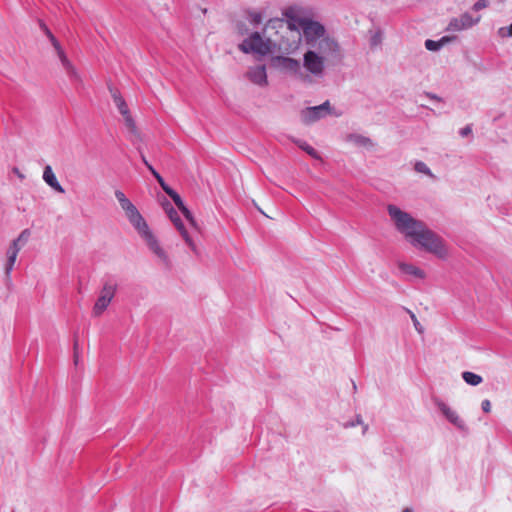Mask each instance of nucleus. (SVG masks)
Here are the masks:
<instances>
[{"instance_id": "nucleus-1", "label": "nucleus", "mask_w": 512, "mask_h": 512, "mask_svg": "<svg viewBox=\"0 0 512 512\" xmlns=\"http://www.w3.org/2000/svg\"><path fill=\"white\" fill-rule=\"evenodd\" d=\"M286 21L272 20L267 29H281V37L276 46L279 50L292 54L296 52L302 41L307 46L303 55V67L314 77L324 75L326 66L341 58V49L338 42L332 37L320 22L305 17L298 7H289L285 10Z\"/></svg>"}, {"instance_id": "nucleus-2", "label": "nucleus", "mask_w": 512, "mask_h": 512, "mask_svg": "<svg viewBox=\"0 0 512 512\" xmlns=\"http://www.w3.org/2000/svg\"><path fill=\"white\" fill-rule=\"evenodd\" d=\"M387 213L395 230L413 247L431 253L440 259H445L448 256L445 241L422 220L394 204L387 205Z\"/></svg>"}, {"instance_id": "nucleus-3", "label": "nucleus", "mask_w": 512, "mask_h": 512, "mask_svg": "<svg viewBox=\"0 0 512 512\" xmlns=\"http://www.w3.org/2000/svg\"><path fill=\"white\" fill-rule=\"evenodd\" d=\"M275 47V41L270 38H263L258 32L251 34L239 45V49L242 52L254 53L261 56L271 53Z\"/></svg>"}, {"instance_id": "nucleus-4", "label": "nucleus", "mask_w": 512, "mask_h": 512, "mask_svg": "<svg viewBox=\"0 0 512 512\" xmlns=\"http://www.w3.org/2000/svg\"><path fill=\"white\" fill-rule=\"evenodd\" d=\"M138 234L143 239L150 252L156 257L158 264L165 268H170L171 260L167 251L162 247L149 227L147 226L146 229H143Z\"/></svg>"}, {"instance_id": "nucleus-5", "label": "nucleus", "mask_w": 512, "mask_h": 512, "mask_svg": "<svg viewBox=\"0 0 512 512\" xmlns=\"http://www.w3.org/2000/svg\"><path fill=\"white\" fill-rule=\"evenodd\" d=\"M117 288V284L111 281L103 284L92 308L93 317L98 318L107 310L117 293Z\"/></svg>"}, {"instance_id": "nucleus-6", "label": "nucleus", "mask_w": 512, "mask_h": 512, "mask_svg": "<svg viewBox=\"0 0 512 512\" xmlns=\"http://www.w3.org/2000/svg\"><path fill=\"white\" fill-rule=\"evenodd\" d=\"M273 65L279 70L290 74L296 79L306 81L309 79V75L303 70L300 61L284 56H277L273 58Z\"/></svg>"}, {"instance_id": "nucleus-7", "label": "nucleus", "mask_w": 512, "mask_h": 512, "mask_svg": "<svg viewBox=\"0 0 512 512\" xmlns=\"http://www.w3.org/2000/svg\"><path fill=\"white\" fill-rule=\"evenodd\" d=\"M109 91L111 93L112 99L117 109L124 118L126 128L136 139H140V133L137 129L133 117L130 114V110L128 108L126 101L117 89L109 87Z\"/></svg>"}, {"instance_id": "nucleus-8", "label": "nucleus", "mask_w": 512, "mask_h": 512, "mask_svg": "<svg viewBox=\"0 0 512 512\" xmlns=\"http://www.w3.org/2000/svg\"><path fill=\"white\" fill-rule=\"evenodd\" d=\"M163 208L168 215L169 219L173 222L174 226L184 239L185 243L188 245V247L191 249V251L194 254H198V248L193 239L190 237L188 231L186 230L183 222L180 219V216L178 212L173 208V206L170 204V202L166 201L163 203Z\"/></svg>"}, {"instance_id": "nucleus-9", "label": "nucleus", "mask_w": 512, "mask_h": 512, "mask_svg": "<svg viewBox=\"0 0 512 512\" xmlns=\"http://www.w3.org/2000/svg\"><path fill=\"white\" fill-rule=\"evenodd\" d=\"M30 236H31L30 230L24 229L19 234V236L15 240L12 241L9 248L7 249V253H6L7 254V262L5 265V273L7 275H9L10 272L12 271L19 251L26 245Z\"/></svg>"}, {"instance_id": "nucleus-10", "label": "nucleus", "mask_w": 512, "mask_h": 512, "mask_svg": "<svg viewBox=\"0 0 512 512\" xmlns=\"http://www.w3.org/2000/svg\"><path fill=\"white\" fill-rule=\"evenodd\" d=\"M435 406L442 416L456 429L461 432H468V426L465 420L460 416L456 409L440 399L435 400Z\"/></svg>"}, {"instance_id": "nucleus-11", "label": "nucleus", "mask_w": 512, "mask_h": 512, "mask_svg": "<svg viewBox=\"0 0 512 512\" xmlns=\"http://www.w3.org/2000/svg\"><path fill=\"white\" fill-rule=\"evenodd\" d=\"M45 31H46V34L49 37L52 45L54 46V48L56 50L57 56L62 64L63 69L66 71L69 78L73 81L80 82L81 77H80L78 71L73 66V64L70 62V60L67 58L65 52L61 48L57 39L51 34V32L47 28H45Z\"/></svg>"}, {"instance_id": "nucleus-12", "label": "nucleus", "mask_w": 512, "mask_h": 512, "mask_svg": "<svg viewBox=\"0 0 512 512\" xmlns=\"http://www.w3.org/2000/svg\"><path fill=\"white\" fill-rule=\"evenodd\" d=\"M330 114H332V107L329 101H325L321 105L307 107L302 110L300 113V118L303 123L312 124Z\"/></svg>"}, {"instance_id": "nucleus-13", "label": "nucleus", "mask_w": 512, "mask_h": 512, "mask_svg": "<svg viewBox=\"0 0 512 512\" xmlns=\"http://www.w3.org/2000/svg\"><path fill=\"white\" fill-rule=\"evenodd\" d=\"M480 21V16L473 18L469 13L452 18L447 26L448 31L459 32L469 29Z\"/></svg>"}, {"instance_id": "nucleus-14", "label": "nucleus", "mask_w": 512, "mask_h": 512, "mask_svg": "<svg viewBox=\"0 0 512 512\" xmlns=\"http://www.w3.org/2000/svg\"><path fill=\"white\" fill-rule=\"evenodd\" d=\"M247 78L255 85L265 87L268 85V78L265 65L250 67L246 73Z\"/></svg>"}, {"instance_id": "nucleus-15", "label": "nucleus", "mask_w": 512, "mask_h": 512, "mask_svg": "<svg viewBox=\"0 0 512 512\" xmlns=\"http://www.w3.org/2000/svg\"><path fill=\"white\" fill-rule=\"evenodd\" d=\"M346 141L356 147L364 148L366 150H373L375 147L374 141L362 134L351 133L346 136Z\"/></svg>"}, {"instance_id": "nucleus-16", "label": "nucleus", "mask_w": 512, "mask_h": 512, "mask_svg": "<svg viewBox=\"0 0 512 512\" xmlns=\"http://www.w3.org/2000/svg\"><path fill=\"white\" fill-rule=\"evenodd\" d=\"M125 216L138 233L148 226L135 205L125 212Z\"/></svg>"}, {"instance_id": "nucleus-17", "label": "nucleus", "mask_w": 512, "mask_h": 512, "mask_svg": "<svg viewBox=\"0 0 512 512\" xmlns=\"http://www.w3.org/2000/svg\"><path fill=\"white\" fill-rule=\"evenodd\" d=\"M44 182L52 188L54 191L58 193H65L64 188L61 186V184L58 182L55 173L53 172V169L50 165H46L43 170V176H42Z\"/></svg>"}, {"instance_id": "nucleus-18", "label": "nucleus", "mask_w": 512, "mask_h": 512, "mask_svg": "<svg viewBox=\"0 0 512 512\" xmlns=\"http://www.w3.org/2000/svg\"><path fill=\"white\" fill-rule=\"evenodd\" d=\"M398 268L402 273L414 276L416 278L424 279L426 276L425 272L422 269L416 267L413 264L399 262Z\"/></svg>"}, {"instance_id": "nucleus-19", "label": "nucleus", "mask_w": 512, "mask_h": 512, "mask_svg": "<svg viewBox=\"0 0 512 512\" xmlns=\"http://www.w3.org/2000/svg\"><path fill=\"white\" fill-rule=\"evenodd\" d=\"M450 41V38L447 37V36H444L442 37L440 40L438 41H434V40H426L425 41V48L429 51H438L440 50L446 43H448Z\"/></svg>"}, {"instance_id": "nucleus-20", "label": "nucleus", "mask_w": 512, "mask_h": 512, "mask_svg": "<svg viewBox=\"0 0 512 512\" xmlns=\"http://www.w3.org/2000/svg\"><path fill=\"white\" fill-rule=\"evenodd\" d=\"M462 378L463 380L471 385V386H477L479 385L481 382H482V377L478 374H475L473 372H469V371H466V372H463L462 373Z\"/></svg>"}, {"instance_id": "nucleus-21", "label": "nucleus", "mask_w": 512, "mask_h": 512, "mask_svg": "<svg viewBox=\"0 0 512 512\" xmlns=\"http://www.w3.org/2000/svg\"><path fill=\"white\" fill-rule=\"evenodd\" d=\"M294 143L300 148L302 149L303 151H305L307 154H309L311 157L315 158V159H319L320 156L318 154V152L312 147L310 146L307 142L305 141H302V140H294Z\"/></svg>"}, {"instance_id": "nucleus-22", "label": "nucleus", "mask_w": 512, "mask_h": 512, "mask_svg": "<svg viewBox=\"0 0 512 512\" xmlns=\"http://www.w3.org/2000/svg\"><path fill=\"white\" fill-rule=\"evenodd\" d=\"M414 169L418 173H423L431 178H434V175L430 168L422 161H417L414 165Z\"/></svg>"}, {"instance_id": "nucleus-23", "label": "nucleus", "mask_w": 512, "mask_h": 512, "mask_svg": "<svg viewBox=\"0 0 512 512\" xmlns=\"http://www.w3.org/2000/svg\"><path fill=\"white\" fill-rule=\"evenodd\" d=\"M356 425H362V428H363L362 433L363 434H365L366 431L368 430V425L363 423L362 417L360 415H357L355 420L349 421V422L345 423L343 426H344V428H350V427H354Z\"/></svg>"}, {"instance_id": "nucleus-24", "label": "nucleus", "mask_w": 512, "mask_h": 512, "mask_svg": "<svg viewBox=\"0 0 512 512\" xmlns=\"http://www.w3.org/2000/svg\"><path fill=\"white\" fill-rule=\"evenodd\" d=\"M149 171L152 173V175L156 178L157 182L160 184L161 188L164 191H167L170 187L165 183L162 176L153 168V166H149Z\"/></svg>"}, {"instance_id": "nucleus-25", "label": "nucleus", "mask_w": 512, "mask_h": 512, "mask_svg": "<svg viewBox=\"0 0 512 512\" xmlns=\"http://www.w3.org/2000/svg\"><path fill=\"white\" fill-rule=\"evenodd\" d=\"M115 197L118 200L120 206H122V205H124V203H127L128 201H130L121 190L115 191Z\"/></svg>"}, {"instance_id": "nucleus-26", "label": "nucleus", "mask_w": 512, "mask_h": 512, "mask_svg": "<svg viewBox=\"0 0 512 512\" xmlns=\"http://www.w3.org/2000/svg\"><path fill=\"white\" fill-rule=\"evenodd\" d=\"M115 197L118 200L120 206H122V205H124V203H127L128 201H130L121 190L115 191Z\"/></svg>"}, {"instance_id": "nucleus-27", "label": "nucleus", "mask_w": 512, "mask_h": 512, "mask_svg": "<svg viewBox=\"0 0 512 512\" xmlns=\"http://www.w3.org/2000/svg\"><path fill=\"white\" fill-rule=\"evenodd\" d=\"M182 214L188 220V222L190 223L191 226H193L194 228H197L196 220L193 217L192 213L189 211V209H185V211L182 212Z\"/></svg>"}, {"instance_id": "nucleus-28", "label": "nucleus", "mask_w": 512, "mask_h": 512, "mask_svg": "<svg viewBox=\"0 0 512 512\" xmlns=\"http://www.w3.org/2000/svg\"><path fill=\"white\" fill-rule=\"evenodd\" d=\"M489 5V0H478L474 5H473V10L474 11H480L484 8H486L487 6Z\"/></svg>"}, {"instance_id": "nucleus-29", "label": "nucleus", "mask_w": 512, "mask_h": 512, "mask_svg": "<svg viewBox=\"0 0 512 512\" xmlns=\"http://www.w3.org/2000/svg\"><path fill=\"white\" fill-rule=\"evenodd\" d=\"M498 34L501 37H507V36L512 37V24L509 27H501L498 30Z\"/></svg>"}, {"instance_id": "nucleus-30", "label": "nucleus", "mask_w": 512, "mask_h": 512, "mask_svg": "<svg viewBox=\"0 0 512 512\" xmlns=\"http://www.w3.org/2000/svg\"><path fill=\"white\" fill-rule=\"evenodd\" d=\"M472 133V127L471 125H467L459 130V134L462 137H466Z\"/></svg>"}, {"instance_id": "nucleus-31", "label": "nucleus", "mask_w": 512, "mask_h": 512, "mask_svg": "<svg viewBox=\"0 0 512 512\" xmlns=\"http://www.w3.org/2000/svg\"><path fill=\"white\" fill-rule=\"evenodd\" d=\"M411 319L413 321V324H414V327L415 329L419 332V333H422L423 332V327L421 326V324L419 323V321L417 320L415 314L411 313Z\"/></svg>"}, {"instance_id": "nucleus-32", "label": "nucleus", "mask_w": 512, "mask_h": 512, "mask_svg": "<svg viewBox=\"0 0 512 512\" xmlns=\"http://www.w3.org/2000/svg\"><path fill=\"white\" fill-rule=\"evenodd\" d=\"M165 193L168 194L172 198L174 203H176V201L181 198L179 196V194L176 191H174L172 188H169L167 191H165Z\"/></svg>"}, {"instance_id": "nucleus-33", "label": "nucleus", "mask_w": 512, "mask_h": 512, "mask_svg": "<svg viewBox=\"0 0 512 512\" xmlns=\"http://www.w3.org/2000/svg\"><path fill=\"white\" fill-rule=\"evenodd\" d=\"M481 408L485 413H489L491 411V403L489 400L485 399L481 403Z\"/></svg>"}, {"instance_id": "nucleus-34", "label": "nucleus", "mask_w": 512, "mask_h": 512, "mask_svg": "<svg viewBox=\"0 0 512 512\" xmlns=\"http://www.w3.org/2000/svg\"><path fill=\"white\" fill-rule=\"evenodd\" d=\"M175 205L178 207V209L181 211V212H184L185 209H188L184 202L182 201V199L180 198L179 200L176 201Z\"/></svg>"}, {"instance_id": "nucleus-35", "label": "nucleus", "mask_w": 512, "mask_h": 512, "mask_svg": "<svg viewBox=\"0 0 512 512\" xmlns=\"http://www.w3.org/2000/svg\"><path fill=\"white\" fill-rule=\"evenodd\" d=\"M134 204L131 201H128L127 203H124V205L121 206L124 213L128 211L130 208H132Z\"/></svg>"}, {"instance_id": "nucleus-36", "label": "nucleus", "mask_w": 512, "mask_h": 512, "mask_svg": "<svg viewBox=\"0 0 512 512\" xmlns=\"http://www.w3.org/2000/svg\"><path fill=\"white\" fill-rule=\"evenodd\" d=\"M13 173H15L20 179H24L25 177L17 167L13 168Z\"/></svg>"}, {"instance_id": "nucleus-37", "label": "nucleus", "mask_w": 512, "mask_h": 512, "mask_svg": "<svg viewBox=\"0 0 512 512\" xmlns=\"http://www.w3.org/2000/svg\"><path fill=\"white\" fill-rule=\"evenodd\" d=\"M141 154V160L143 161V163L145 164V166L149 169V166H152L146 159V157L142 154Z\"/></svg>"}, {"instance_id": "nucleus-38", "label": "nucleus", "mask_w": 512, "mask_h": 512, "mask_svg": "<svg viewBox=\"0 0 512 512\" xmlns=\"http://www.w3.org/2000/svg\"><path fill=\"white\" fill-rule=\"evenodd\" d=\"M403 512H413V511H412L411 509H409V508H405V509L403 510Z\"/></svg>"}]
</instances>
